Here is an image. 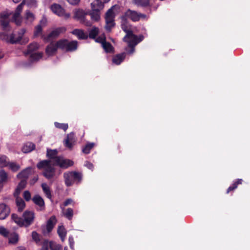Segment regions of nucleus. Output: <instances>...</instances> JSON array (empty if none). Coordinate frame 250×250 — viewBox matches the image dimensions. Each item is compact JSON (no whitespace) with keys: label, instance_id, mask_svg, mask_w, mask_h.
Here are the masks:
<instances>
[{"label":"nucleus","instance_id":"f257e3e1","mask_svg":"<svg viewBox=\"0 0 250 250\" xmlns=\"http://www.w3.org/2000/svg\"><path fill=\"white\" fill-rule=\"evenodd\" d=\"M11 218L20 227H28L33 223L35 214L32 211L26 210L23 213L22 218L19 217L15 214H12Z\"/></svg>","mask_w":250,"mask_h":250},{"label":"nucleus","instance_id":"f03ea898","mask_svg":"<svg viewBox=\"0 0 250 250\" xmlns=\"http://www.w3.org/2000/svg\"><path fill=\"white\" fill-rule=\"evenodd\" d=\"M23 5H26L30 8H35L37 6V3L36 0H23L22 2L18 6L12 17L13 21L17 25H21L22 22L21 13L22 10Z\"/></svg>","mask_w":250,"mask_h":250},{"label":"nucleus","instance_id":"7ed1b4c3","mask_svg":"<svg viewBox=\"0 0 250 250\" xmlns=\"http://www.w3.org/2000/svg\"><path fill=\"white\" fill-rule=\"evenodd\" d=\"M120 10V6L117 5H115L112 6L106 12L105 16V28L107 31H110L112 28H113L115 26V16L116 15L118 14L119 13Z\"/></svg>","mask_w":250,"mask_h":250},{"label":"nucleus","instance_id":"20e7f679","mask_svg":"<svg viewBox=\"0 0 250 250\" xmlns=\"http://www.w3.org/2000/svg\"><path fill=\"white\" fill-rule=\"evenodd\" d=\"M39 169H43V175L47 179L52 178L54 174V168L51 164L50 161L44 160L37 164Z\"/></svg>","mask_w":250,"mask_h":250},{"label":"nucleus","instance_id":"39448f33","mask_svg":"<svg viewBox=\"0 0 250 250\" xmlns=\"http://www.w3.org/2000/svg\"><path fill=\"white\" fill-rule=\"evenodd\" d=\"M143 40L142 37L138 38L136 36L134 35L132 32L127 33L126 36L124 38V41L126 42L128 46L131 48V50L128 52L129 54L133 53L134 51V47Z\"/></svg>","mask_w":250,"mask_h":250},{"label":"nucleus","instance_id":"423d86ee","mask_svg":"<svg viewBox=\"0 0 250 250\" xmlns=\"http://www.w3.org/2000/svg\"><path fill=\"white\" fill-rule=\"evenodd\" d=\"M39 48V44L37 42L30 43L28 46L27 53L31 54L30 59L32 62L37 61L42 57V53H32Z\"/></svg>","mask_w":250,"mask_h":250},{"label":"nucleus","instance_id":"0eeeda50","mask_svg":"<svg viewBox=\"0 0 250 250\" xmlns=\"http://www.w3.org/2000/svg\"><path fill=\"white\" fill-rule=\"evenodd\" d=\"M65 183L67 187L72 185L75 180L79 181L81 179L80 173L74 171H71L64 173Z\"/></svg>","mask_w":250,"mask_h":250},{"label":"nucleus","instance_id":"6e6552de","mask_svg":"<svg viewBox=\"0 0 250 250\" xmlns=\"http://www.w3.org/2000/svg\"><path fill=\"white\" fill-rule=\"evenodd\" d=\"M58 45L61 49L67 51H73L77 47V42L76 41L68 42L66 40H62L58 42Z\"/></svg>","mask_w":250,"mask_h":250},{"label":"nucleus","instance_id":"1a4fd4ad","mask_svg":"<svg viewBox=\"0 0 250 250\" xmlns=\"http://www.w3.org/2000/svg\"><path fill=\"white\" fill-rule=\"evenodd\" d=\"M73 18L79 21L80 22L83 23L86 26H90L91 25L90 21L85 20V16L87 14L83 9H75L74 11Z\"/></svg>","mask_w":250,"mask_h":250},{"label":"nucleus","instance_id":"9d476101","mask_svg":"<svg viewBox=\"0 0 250 250\" xmlns=\"http://www.w3.org/2000/svg\"><path fill=\"white\" fill-rule=\"evenodd\" d=\"M66 28L64 27H59L52 31L48 35H42V38L45 42H49L57 37L61 33H64Z\"/></svg>","mask_w":250,"mask_h":250},{"label":"nucleus","instance_id":"9b49d317","mask_svg":"<svg viewBox=\"0 0 250 250\" xmlns=\"http://www.w3.org/2000/svg\"><path fill=\"white\" fill-rule=\"evenodd\" d=\"M50 9L54 14L65 19H68L70 17V14L66 13L65 10L59 4H53L50 6Z\"/></svg>","mask_w":250,"mask_h":250},{"label":"nucleus","instance_id":"f8f14e48","mask_svg":"<svg viewBox=\"0 0 250 250\" xmlns=\"http://www.w3.org/2000/svg\"><path fill=\"white\" fill-rule=\"evenodd\" d=\"M91 11L89 13L91 19L94 21H98L100 19V11L103 9L101 4L96 6L95 3H91Z\"/></svg>","mask_w":250,"mask_h":250},{"label":"nucleus","instance_id":"ddd939ff","mask_svg":"<svg viewBox=\"0 0 250 250\" xmlns=\"http://www.w3.org/2000/svg\"><path fill=\"white\" fill-rule=\"evenodd\" d=\"M125 19H130L132 21H138L141 19H145L146 16L144 14H139L137 12L132 11L131 10H128L125 13Z\"/></svg>","mask_w":250,"mask_h":250},{"label":"nucleus","instance_id":"4468645a","mask_svg":"<svg viewBox=\"0 0 250 250\" xmlns=\"http://www.w3.org/2000/svg\"><path fill=\"white\" fill-rule=\"evenodd\" d=\"M56 165L59 166L62 168H67L73 165V162L66 159H64L62 157H56L55 158V162L54 163Z\"/></svg>","mask_w":250,"mask_h":250},{"label":"nucleus","instance_id":"2eb2a0df","mask_svg":"<svg viewBox=\"0 0 250 250\" xmlns=\"http://www.w3.org/2000/svg\"><path fill=\"white\" fill-rule=\"evenodd\" d=\"M95 41L102 44V46L106 52H111L113 47L110 43L105 42V36L104 34L95 39Z\"/></svg>","mask_w":250,"mask_h":250},{"label":"nucleus","instance_id":"dca6fc26","mask_svg":"<svg viewBox=\"0 0 250 250\" xmlns=\"http://www.w3.org/2000/svg\"><path fill=\"white\" fill-rule=\"evenodd\" d=\"M47 19L45 17H43L40 21V23L37 25L35 28L34 32V36L37 37L42 34V28L46 25Z\"/></svg>","mask_w":250,"mask_h":250},{"label":"nucleus","instance_id":"f3484780","mask_svg":"<svg viewBox=\"0 0 250 250\" xmlns=\"http://www.w3.org/2000/svg\"><path fill=\"white\" fill-rule=\"evenodd\" d=\"M60 48L58 45V42L56 43H51L46 48L45 52L48 56H52L54 55L57 49Z\"/></svg>","mask_w":250,"mask_h":250},{"label":"nucleus","instance_id":"a211bd4d","mask_svg":"<svg viewBox=\"0 0 250 250\" xmlns=\"http://www.w3.org/2000/svg\"><path fill=\"white\" fill-rule=\"evenodd\" d=\"M25 31L26 30L25 29H22L19 32L18 36L15 34H12L10 36L9 39H8V41L13 43L21 41Z\"/></svg>","mask_w":250,"mask_h":250},{"label":"nucleus","instance_id":"6ab92c4d","mask_svg":"<svg viewBox=\"0 0 250 250\" xmlns=\"http://www.w3.org/2000/svg\"><path fill=\"white\" fill-rule=\"evenodd\" d=\"M57 222L56 218L55 216H53L50 218V219L47 221V224L46 225V231H44L43 233H49L54 228V226L56 224Z\"/></svg>","mask_w":250,"mask_h":250},{"label":"nucleus","instance_id":"aec40b11","mask_svg":"<svg viewBox=\"0 0 250 250\" xmlns=\"http://www.w3.org/2000/svg\"><path fill=\"white\" fill-rule=\"evenodd\" d=\"M10 209L4 204H0V219H4L9 215Z\"/></svg>","mask_w":250,"mask_h":250},{"label":"nucleus","instance_id":"412c9836","mask_svg":"<svg viewBox=\"0 0 250 250\" xmlns=\"http://www.w3.org/2000/svg\"><path fill=\"white\" fill-rule=\"evenodd\" d=\"M0 22L3 29H6L9 24V15L7 13H1L0 15Z\"/></svg>","mask_w":250,"mask_h":250},{"label":"nucleus","instance_id":"4be33fe9","mask_svg":"<svg viewBox=\"0 0 250 250\" xmlns=\"http://www.w3.org/2000/svg\"><path fill=\"white\" fill-rule=\"evenodd\" d=\"M75 142L74 134L73 133H70L67 135V139L64 141V145L68 147L71 148L73 146Z\"/></svg>","mask_w":250,"mask_h":250},{"label":"nucleus","instance_id":"5701e85b","mask_svg":"<svg viewBox=\"0 0 250 250\" xmlns=\"http://www.w3.org/2000/svg\"><path fill=\"white\" fill-rule=\"evenodd\" d=\"M33 201L37 206H38L40 208V210H42L44 207V202L42 198L39 196L36 195L33 198Z\"/></svg>","mask_w":250,"mask_h":250},{"label":"nucleus","instance_id":"b1692460","mask_svg":"<svg viewBox=\"0 0 250 250\" xmlns=\"http://www.w3.org/2000/svg\"><path fill=\"white\" fill-rule=\"evenodd\" d=\"M32 168L30 167L26 168L17 175V177L20 179L26 180L31 172Z\"/></svg>","mask_w":250,"mask_h":250},{"label":"nucleus","instance_id":"393cba45","mask_svg":"<svg viewBox=\"0 0 250 250\" xmlns=\"http://www.w3.org/2000/svg\"><path fill=\"white\" fill-rule=\"evenodd\" d=\"M24 19L26 23H31L35 20V15L29 10L25 12Z\"/></svg>","mask_w":250,"mask_h":250},{"label":"nucleus","instance_id":"a878e982","mask_svg":"<svg viewBox=\"0 0 250 250\" xmlns=\"http://www.w3.org/2000/svg\"><path fill=\"white\" fill-rule=\"evenodd\" d=\"M72 34L76 35L80 39H86L88 37L87 33L80 29L74 30L72 31Z\"/></svg>","mask_w":250,"mask_h":250},{"label":"nucleus","instance_id":"bb28decb","mask_svg":"<svg viewBox=\"0 0 250 250\" xmlns=\"http://www.w3.org/2000/svg\"><path fill=\"white\" fill-rule=\"evenodd\" d=\"M26 185V180L22 179L21 180V181L20 182V183L18 184V185L16 189V190H15V192L14 193L15 196H17L19 195L21 191V190H22L25 188Z\"/></svg>","mask_w":250,"mask_h":250},{"label":"nucleus","instance_id":"cd10ccee","mask_svg":"<svg viewBox=\"0 0 250 250\" xmlns=\"http://www.w3.org/2000/svg\"><path fill=\"white\" fill-rule=\"evenodd\" d=\"M35 148V146L34 144L28 142L26 143L22 147V151L24 153H29L34 150Z\"/></svg>","mask_w":250,"mask_h":250},{"label":"nucleus","instance_id":"c85d7f7f","mask_svg":"<svg viewBox=\"0 0 250 250\" xmlns=\"http://www.w3.org/2000/svg\"><path fill=\"white\" fill-rule=\"evenodd\" d=\"M125 56V53L114 56L112 59L113 63L117 65L120 64L124 60Z\"/></svg>","mask_w":250,"mask_h":250},{"label":"nucleus","instance_id":"c756f323","mask_svg":"<svg viewBox=\"0 0 250 250\" xmlns=\"http://www.w3.org/2000/svg\"><path fill=\"white\" fill-rule=\"evenodd\" d=\"M58 234L61 240L63 242L66 235V230L63 226H59L57 230Z\"/></svg>","mask_w":250,"mask_h":250},{"label":"nucleus","instance_id":"7c9ffc66","mask_svg":"<svg viewBox=\"0 0 250 250\" xmlns=\"http://www.w3.org/2000/svg\"><path fill=\"white\" fill-rule=\"evenodd\" d=\"M16 202L18 211L21 212L22 211L25 206L24 201L21 198H17L16 199Z\"/></svg>","mask_w":250,"mask_h":250},{"label":"nucleus","instance_id":"2f4dec72","mask_svg":"<svg viewBox=\"0 0 250 250\" xmlns=\"http://www.w3.org/2000/svg\"><path fill=\"white\" fill-rule=\"evenodd\" d=\"M122 22L121 24L122 29L125 32L126 34L131 32L130 31V27L126 22V19L125 17H122Z\"/></svg>","mask_w":250,"mask_h":250},{"label":"nucleus","instance_id":"473e14b6","mask_svg":"<svg viewBox=\"0 0 250 250\" xmlns=\"http://www.w3.org/2000/svg\"><path fill=\"white\" fill-rule=\"evenodd\" d=\"M57 150L56 149H47V156L50 158V159H52L53 160V162H55V158L56 157H58L57 156Z\"/></svg>","mask_w":250,"mask_h":250},{"label":"nucleus","instance_id":"72a5a7b5","mask_svg":"<svg viewBox=\"0 0 250 250\" xmlns=\"http://www.w3.org/2000/svg\"><path fill=\"white\" fill-rule=\"evenodd\" d=\"M42 190H43L44 193L45 194L46 197L49 199H51V191H50L49 187L45 183L42 184Z\"/></svg>","mask_w":250,"mask_h":250},{"label":"nucleus","instance_id":"f704fd0d","mask_svg":"<svg viewBox=\"0 0 250 250\" xmlns=\"http://www.w3.org/2000/svg\"><path fill=\"white\" fill-rule=\"evenodd\" d=\"M19 241V235L16 233H12L9 237V243L10 244H15Z\"/></svg>","mask_w":250,"mask_h":250},{"label":"nucleus","instance_id":"c9c22d12","mask_svg":"<svg viewBox=\"0 0 250 250\" xmlns=\"http://www.w3.org/2000/svg\"><path fill=\"white\" fill-rule=\"evenodd\" d=\"M8 159L5 155H0V167H7Z\"/></svg>","mask_w":250,"mask_h":250},{"label":"nucleus","instance_id":"e433bc0d","mask_svg":"<svg viewBox=\"0 0 250 250\" xmlns=\"http://www.w3.org/2000/svg\"><path fill=\"white\" fill-rule=\"evenodd\" d=\"M7 167L13 171H17L20 168V166L19 164L15 162H9V161Z\"/></svg>","mask_w":250,"mask_h":250},{"label":"nucleus","instance_id":"4c0bfd02","mask_svg":"<svg viewBox=\"0 0 250 250\" xmlns=\"http://www.w3.org/2000/svg\"><path fill=\"white\" fill-rule=\"evenodd\" d=\"M98 33L99 29L96 27H94L89 31V36L90 38L95 39Z\"/></svg>","mask_w":250,"mask_h":250},{"label":"nucleus","instance_id":"58836bf2","mask_svg":"<svg viewBox=\"0 0 250 250\" xmlns=\"http://www.w3.org/2000/svg\"><path fill=\"white\" fill-rule=\"evenodd\" d=\"M49 245L51 250H61L62 249V246L54 242H49Z\"/></svg>","mask_w":250,"mask_h":250},{"label":"nucleus","instance_id":"ea45409f","mask_svg":"<svg viewBox=\"0 0 250 250\" xmlns=\"http://www.w3.org/2000/svg\"><path fill=\"white\" fill-rule=\"evenodd\" d=\"M134 3L138 6H146L149 4L148 0H133Z\"/></svg>","mask_w":250,"mask_h":250},{"label":"nucleus","instance_id":"a19ab883","mask_svg":"<svg viewBox=\"0 0 250 250\" xmlns=\"http://www.w3.org/2000/svg\"><path fill=\"white\" fill-rule=\"evenodd\" d=\"M242 179H238L237 182L234 183L232 186H230L227 189V193H228L229 191L235 189L237 187L238 184H241L242 183Z\"/></svg>","mask_w":250,"mask_h":250},{"label":"nucleus","instance_id":"79ce46f5","mask_svg":"<svg viewBox=\"0 0 250 250\" xmlns=\"http://www.w3.org/2000/svg\"><path fill=\"white\" fill-rule=\"evenodd\" d=\"M94 146V143H89L87 144L83 149V152L85 154H88L90 152V150Z\"/></svg>","mask_w":250,"mask_h":250},{"label":"nucleus","instance_id":"37998d69","mask_svg":"<svg viewBox=\"0 0 250 250\" xmlns=\"http://www.w3.org/2000/svg\"><path fill=\"white\" fill-rule=\"evenodd\" d=\"M64 215L69 220H71L73 215V210L72 208H68L66 212L64 213Z\"/></svg>","mask_w":250,"mask_h":250},{"label":"nucleus","instance_id":"c03bdc74","mask_svg":"<svg viewBox=\"0 0 250 250\" xmlns=\"http://www.w3.org/2000/svg\"><path fill=\"white\" fill-rule=\"evenodd\" d=\"M55 126L58 128H61L64 131H66L68 128V125L67 124H61L57 122L55 123Z\"/></svg>","mask_w":250,"mask_h":250},{"label":"nucleus","instance_id":"a18cd8bd","mask_svg":"<svg viewBox=\"0 0 250 250\" xmlns=\"http://www.w3.org/2000/svg\"><path fill=\"white\" fill-rule=\"evenodd\" d=\"M110 0H95L94 1L91 3H95L96 6H98V5L101 4L102 5V8L104 7V3L108 2Z\"/></svg>","mask_w":250,"mask_h":250},{"label":"nucleus","instance_id":"49530a36","mask_svg":"<svg viewBox=\"0 0 250 250\" xmlns=\"http://www.w3.org/2000/svg\"><path fill=\"white\" fill-rule=\"evenodd\" d=\"M0 234L5 237H8V231L3 227L0 226Z\"/></svg>","mask_w":250,"mask_h":250},{"label":"nucleus","instance_id":"de8ad7c7","mask_svg":"<svg viewBox=\"0 0 250 250\" xmlns=\"http://www.w3.org/2000/svg\"><path fill=\"white\" fill-rule=\"evenodd\" d=\"M23 197L26 201H29L31 199V194L28 190H25L23 193Z\"/></svg>","mask_w":250,"mask_h":250},{"label":"nucleus","instance_id":"09e8293b","mask_svg":"<svg viewBox=\"0 0 250 250\" xmlns=\"http://www.w3.org/2000/svg\"><path fill=\"white\" fill-rule=\"evenodd\" d=\"M32 237L33 240L36 242H38L40 240L39 235L36 231L32 232Z\"/></svg>","mask_w":250,"mask_h":250},{"label":"nucleus","instance_id":"8fccbe9b","mask_svg":"<svg viewBox=\"0 0 250 250\" xmlns=\"http://www.w3.org/2000/svg\"><path fill=\"white\" fill-rule=\"evenodd\" d=\"M68 240L70 248L71 249H74V241L73 236H70L69 237Z\"/></svg>","mask_w":250,"mask_h":250},{"label":"nucleus","instance_id":"3c124183","mask_svg":"<svg viewBox=\"0 0 250 250\" xmlns=\"http://www.w3.org/2000/svg\"><path fill=\"white\" fill-rule=\"evenodd\" d=\"M49 245V242L48 241H45L42 245L41 250H48V246Z\"/></svg>","mask_w":250,"mask_h":250},{"label":"nucleus","instance_id":"603ef678","mask_svg":"<svg viewBox=\"0 0 250 250\" xmlns=\"http://www.w3.org/2000/svg\"><path fill=\"white\" fill-rule=\"evenodd\" d=\"M70 4L72 5H76L78 4L80 0H66Z\"/></svg>","mask_w":250,"mask_h":250},{"label":"nucleus","instance_id":"864d4df0","mask_svg":"<svg viewBox=\"0 0 250 250\" xmlns=\"http://www.w3.org/2000/svg\"><path fill=\"white\" fill-rule=\"evenodd\" d=\"M73 202V201L71 199H67L63 203V206L66 207L69 204H71Z\"/></svg>","mask_w":250,"mask_h":250},{"label":"nucleus","instance_id":"5fc2aeb1","mask_svg":"<svg viewBox=\"0 0 250 250\" xmlns=\"http://www.w3.org/2000/svg\"><path fill=\"white\" fill-rule=\"evenodd\" d=\"M85 166L90 169H92V168H93V164L88 162H86L85 163Z\"/></svg>","mask_w":250,"mask_h":250},{"label":"nucleus","instance_id":"6e6d98bb","mask_svg":"<svg viewBox=\"0 0 250 250\" xmlns=\"http://www.w3.org/2000/svg\"><path fill=\"white\" fill-rule=\"evenodd\" d=\"M29 41V39L28 38H24L23 39V41H21V43H27Z\"/></svg>","mask_w":250,"mask_h":250},{"label":"nucleus","instance_id":"4d7b16f0","mask_svg":"<svg viewBox=\"0 0 250 250\" xmlns=\"http://www.w3.org/2000/svg\"><path fill=\"white\" fill-rule=\"evenodd\" d=\"M38 180V177H35L31 181V184H33Z\"/></svg>","mask_w":250,"mask_h":250},{"label":"nucleus","instance_id":"13d9d810","mask_svg":"<svg viewBox=\"0 0 250 250\" xmlns=\"http://www.w3.org/2000/svg\"><path fill=\"white\" fill-rule=\"evenodd\" d=\"M17 250H26V249L23 247H19L17 248Z\"/></svg>","mask_w":250,"mask_h":250},{"label":"nucleus","instance_id":"bf43d9fd","mask_svg":"<svg viewBox=\"0 0 250 250\" xmlns=\"http://www.w3.org/2000/svg\"><path fill=\"white\" fill-rule=\"evenodd\" d=\"M21 0H13V1L16 3H18L19 2H20Z\"/></svg>","mask_w":250,"mask_h":250},{"label":"nucleus","instance_id":"052dcab7","mask_svg":"<svg viewBox=\"0 0 250 250\" xmlns=\"http://www.w3.org/2000/svg\"><path fill=\"white\" fill-rule=\"evenodd\" d=\"M2 56H2V54H0V58H1L2 57Z\"/></svg>","mask_w":250,"mask_h":250},{"label":"nucleus","instance_id":"680f3d73","mask_svg":"<svg viewBox=\"0 0 250 250\" xmlns=\"http://www.w3.org/2000/svg\"><path fill=\"white\" fill-rule=\"evenodd\" d=\"M61 208H62V211H63V209H64V207H62V206H61Z\"/></svg>","mask_w":250,"mask_h":250},{"label":"nucleus","instance_id":"e2e57ef3","mask_svg":"<svg viewBox=\"0 0 250 250\" xmlns=\"http://www.w3.org/2000/svg\"><path fill=\"white\" fill-rule=\"evenodd\" d=\"M64 250H67V249L66 247L64 248Z\"/></svg>","mask_w":250,"mask_h":250}]
</instances>
